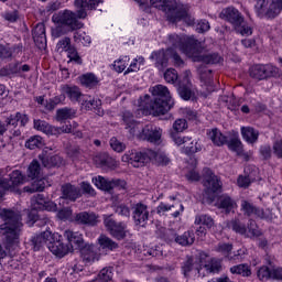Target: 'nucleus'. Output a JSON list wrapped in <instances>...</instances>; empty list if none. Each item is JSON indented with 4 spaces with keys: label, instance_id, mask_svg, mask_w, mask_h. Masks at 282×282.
<instances>
[{
    "label": "nucleus",
    "instance_id": "29",
    "mask_svg": "<svg viewBox=\"0 0 282 282\" xmlns=\"http://www.w3.org/2000/svg\"><path fill=\"white\" fill-rule=\"evenodd\" d=\"M218 208H220V209L225 210V213L229 214V213H232V210H235V208H237V203L230 196L221 195L218 198Z\"/></svg>",
    "mask_w": 282,
    "mask_h": 282
},
{
    "label": "nucleus",
    "instance_id": "2",
    "mask_svg": "<svg viewBox=\"0 0 282 282\" xmlns=\"http://www.w3.org/2000/svg\"><path fill=\"white\" fill-rule=\"evenodd\" d=\"M150 3L153 8L165 12L170 23L184 21L187 25H195V18L191 14V6L180 2V0H150Z\"/></svg>",
    "mask_w": 282,
    "mask_h": 282
},
{
    "label": "nucleus",
    "instance_id": "9",
    "mask_svg": "<svg viewBox=\"0 0 282 282\" xmlns=\"http://www.w3.org/2000/svg\"><path fill=\"white\" fill-rule=\"evenodd\" d=\"M228 226L238 235H243L245 237H261V231L257 229V223L252 219L249 220L248 227L238 219L230 220Z\"/></svg>",
    "mask_w": 282,
    "mask_h": 282
},
{
    "label": "nucleus",
    "instance_id": "38",
    "mask_svg": "<svg viewBox=\"0 0 282 282\" xmlns=\"http://www.w3.org/2000/svg\"><path fill=\"white\" fill-rule=\"evenodd\" d=\"M241 133H242L243 140H246L247 142H250L251 144L253 142H257V140H259V132L256 131L254 128L243 127L241 128Z\"/></svg>",
    "mask_w": 282,
    "mask_h": 282
},
{
    "label": "nucleus",
    "instance_id": "36",
    "mask_svg": "<svg viewBox=\"0 0 282 282\" xmlns=\"http://www.w3.org/2000/svg\"><path fill=\"white\" fill-rule=\"evenodd\" d=\"M176 243L183 247L193 246L195 243V232L188 230L181 236H176Z\"/></svg>",
    "mask_w": 282,
    "mask_h": 282
},
{
    "label": "nucleus",
    "instance_id": "10",
    "mask_svg": "<svg viewBox=\"0 0 282 282\" xmlns=\"http://www.w3.org/2000/svg\"><path fill=\"white\" fill-rule=\"evenodd\" d=\"M240 210L245 217H259V219H272V213L269 209L257 207L249 200H241Z\"/></svg>",
    "mask_w": 282,
    "mask_h": 282
},
{
    "label": "nucleus",
    "instance_id": "56",
    "mask_svg": "<svg viewBox=\"0 0 282 282\" xmlns=\"http://www.w3.org/2000/svg\"><path fill=\"white\" fill-rule=\"evenodd\" d=\"M115 213L120 217H126V218L131 217V209H129V206L124 204L115 206Z\"/></svg>",
    "mask_w": 282,
    "mask_h": 282
},
{
    "label": "nucleus",
    "instance_id": "8",
    "mask_svg": "<svg viewBox=\"0 0 282 282\" xmlns=\"http://www.w3.org/2000/svg\"><path fill=\"white\" fill-rule=\"evenodd\" d=\"M151 158H153V153L150 152H140L138 150H130L123 154L121 158L122 162H127L134 166V169H140L144 166V164L151 162Z\"/></svg>",
    "mask_w": 282,
    "mask_h": 282
},
{
    "label": "nucleus",
    "instance_id": "23",
    "mask_svg": "<svg viewBox=\"0 0 282 282\" xmlns=\"http://www.w3.org/2000/svg\"><path fill=\"white\" fill-rule=\"evenodd\" d=\"M62 93L69 98L72 102H80L85 99V95L80 91L78 86L63 85Z\"/></svg>",
    "mask_w": 282,
    "mask_h": 282
},
{
    "label": "nucleus",
    "instance_id": "58",
    "mask_svg": "<svg viewBox=\"0 0 282 282\" xmlns=\"http://www.w3.org/2000/svg\"><path fill=\"white\" fill-rule=\"evenodd\" d=\"M164 78H165L166 83H171L173 85V84L177 83V78H180V76L177 75V70H175V68H169L164 73Z\"/></svg>",
    "mask_w": 282,
    "mask_h": 282
},
{
    "label": "nucleus",
    "instance_id": "7",
    "mask_svg": "<svg viewBox=\"0 0 282 282\" xmlns=\"http://www.w3.org/2000/svg\"><path fill=\"white\" fill-rule=\"evenodd\" d=\"M279 75V68L272 64H257L250 67L249 76L254 80H268Z\"/></svg>",
    "mask_w": 282,
    "mask_h": 282
},
{
    "label": "nucleus",
    "instance_id": "25",
    "mask_svg": "<svg viewBox=\"0 0 282 282\" xmlns=\"http://www.w3.org/2000/svg\"><path fill=\"white\" fill-rule=\"evenodd\" d=\"M39 160L44 169H54V166H61L63 164V159L59 155L50 156L47 152L41 153Z\"/></svg>",
    "mask_w": 282,
    "mask_h": 282
},
{
    "label": "nucleus",
    "instance_id": "15",
    "mask_svg": "<svg viewBox=\"0 0 282 282\" xmlns=\"http://www.w3.org/2000/svg\"><path fill=\"white\" fill-rule=\"evenodd\" d=\"M220 19L228 21V23H231L234 28H239L243 23V15H241V12L234 7L223 9L220 12Z\"/></svg>",
    "mask_w": 282,
    "mask_h": 282
},
{
    "label": "nucleus",
    "instance_id": "14",
    "mask_svg": "<svg viewBox=\"0 0 282 282\" xmlns=\"http://www.w3.org/2000/svg\"><path fill=\"white\" fill-rule=\"evenodd\" d=\"M139 140H145L147 142H152L153 144L158 143L162 138V130L147 124L145 127L141 126L140 131L137 133Z\"/></svg>",
    "mask_w": 282,
    "mask_h": 282
},
{
    "label": "nucleus",
    "instance_id": "40",
    "mask_svg": "<svg viewBox=\"0 0 282 282\" xmlns=\"http://www.w3.org/2000/svg\"><path fill=\"white\" fill-rule=\"evenodd\" d=\"M26 149L34 151V149H43L45 147V141L41 135H33L25 142Z\"/></svg>",
    "mask_w": 282,
    "mask_h": 282
},
{
    "label": "nucleus",
    "instance_id": "12",
    "mask_svg": "<svg viewBox=\"0 0 282 282\" xmlns=\"http://www.w3.org/2000/svg\"><path fill=\"white\" fill-rule=\"evenodd\" d=\"M191 41H196V40L193 36H187V35L180 36L174 33L169 35L166 43L172 47L180 48V51L183 52V54L188 56V53L186 52V50H193V47H195V44L191 43Z\"/></svg>",
    "mask_w": 282,
    "mask_h": 282
},
{
    "label": "nucleus",
    "instance_id": "54",
    "mask_svg": "<svg viewBox=\"0 0 282 282\" xmlns=\"http://www.w3.org/2000/svg\"><path fill=\"white\" fill-rule=\"evenodd\" d=\"M129 66V57H123L115 62L113 69L118 72V74H122L124 69Z\"/></svg>",
    "mask_w": 282,
    "mask_h": 282
},
{
    "label": "nucleus",
    "instance_id": "59",
    "mask_svg": "<svg viewBox=\"0 0 282 282\" xmlns=\"http://www.w3.org/2000/svg\"><path fill=\"white\" fill-rule=\"evenodd\" d=\"M171 137H172L173 142H175V144H177V147H182V144H184V147H186V144H188V142H191V138L180 137V134L177 132H172Z\"/></svg>",
    "mask_w": 282,
    "mask_h": 282
},
{
    "label": "nucleus",
    "instance_id": "61",
    "mask_svg": "<svg viewBox=\"0 0 282 282\" xmlns=\"http://www.w3.org/2000/svg\"><path fill=\"white\" fill-rule=\"evenodd\" d=\"M258 279H260V281H268V279H272V270L268 267H261L258 270Z\"/></svg>",
    "mask_w": 282,
    "mask_h": 282
},
{
    "label": "nucleus",
    "instance_id": "31",
    "mask_svg": "<svg viewBox=\"0 0 282 282\" xmlns=\"http://www.w3.org/2000/svg\"><path fill=\"white\" fill-rule=\"evenodd\" d=\"M34 129L42 131V133H46V135H56L57 132L56 127H53L41 119L34 120Z\"/></svg>",
    "mask_w": 282,
    "mask_h": 282
},
{
    "label": "nucleus",
    "instance_id": "60",
    "mask_svg": "<svg viewBox=\"0 0 282 282\" xmlns=\"http://www.w3.org/2000/svg\"><path fill=\"white\" fill-rule=\"evenodd\" d=\"M178 94L181 98H183V100H191V97L193 96V90H191V87L186 85H180Z\"/></svg>",
    "mask_w": 282,
    "mask_h": 282
},
{
    "label": "nucleus",
    "instance_id": "39",
    "mask_svg": "<svg viewBox=\"0 0 282 282\" xmlns=\"http://www.w3.org/2000/svg\"><path fill=\"white\" fill-rule=\"evenodd\" d=\"M41 163H39L36 160H33L30 164L29 167L26 170V175L28 177H30L31 180H36V177L41 176Z\"/></svg>",
    "mask_w": 282,
    "mask_h": 282
},
{
    "label": "nucleus",
    "instance_id": "43",
    "mask_svg": "<svg viewBox=\"0 0 282 282\" xmlns=\"http://www.w3.org/2000/svg\"><path fill=\"white\" fill-rule=\"evenodd\" d=\"M231 274H240L241 276H250L252 271L248 264H238L230 268Z\"/></svg>",
    "mask_w": 282,
    "mask_h": 282
},
{
    "label": "nucleus",
    "instance_id": "37",
    "mask_svg": "<svg viewBox=\"0 0 282 282\" xmlns=\"http://www.w3.org/2000/svg\"><path fill=\"white\" fill-rule=\"evenodd\" d=\"M76 118V110L72 108H62L56 111V121L63 122V120H72Z\"/></svg>",
    "mask_w": 282,
    "mask_h": 282
},
{
    "label": "nucleus",
    "instance_id": "62",
    "mask_svg": "<svg viewBox=\"0 0 282 282\" xmlns=\"http://www.w3.org/2000/svg\"><path fill=\"white\" fill-rule=\"evenodd\" d=\"M205 270L213 273L219 272V270H221V262H219V260L212 259L209 264H205Z\"/></svg>",
    "mask_w": 282,
    "mask_h": 282
},
{
    "label": "nucleus",
    "instance_id": "13",
    "mask_svg": "<svg viewBox=\"0 0 282 282\" xmlns=\"http://www.w3.org/2000/svg\"><path fill=\"white\" fill-rule=\"evenodd\" d=\"M104 224L115 239L120 241L127 237V225L124 223H117L111 216H108L105 218Z\"/></svg>",
    "mask_w": 282,
    "mask_h": 282
},
{
    "label": "nucleus",
    "instance_id": "17",
    "mask_svg": "<svg viewBox=\"0 0 282 282\" xmlns=\"http://www.w3.org/2000/svg\"><path fill=\"white\" fill-rule=\"evenodd\" d=\"M158 215H166L170 213L172 217L177 218L178 215H182L184 213V205L180 202H175L173 205H166L164 203H161L156 207Z\"/></svg>",
    "mask_w": 282,
    "mask_h": 282
},
{
    "label": "nucleus",
    "instance_id": "27",
    "mask_svg": "<svg viewBox=\"0 0 282 282\" xmlns=\"http://www.w3.org/2000/svg\"><path fill=\"white\" fill-rule=\"evenodd\" d=\"M52 239H54L52 237V231H44L41 235L33 237L31 240L33 249L35 251L41 250V248H43V246H46V243H50Z\"/></svg>",
    "mask_w": 282,
    "mask_h": 282
},
{
    "label": "nucleus",
    "instance_id": "19",
    "mask_svg": "<svg viewBox=\"0 0 282 282\" xmlns=\"http://www.w3.org/2000/svg\"><path fill=\"white\" fill-rule=\"evenodd\" d=\"M47 248L53 254H55V257H58L59 259H63V257L72 252V247H69V245H65L61 240L53 242L51 240L50 243H47Z\"/></svg>",
    "mask_w": 282,
    "mask_h": 282
},
{
    "label": "nucleus",
    "instance_id": "22",
    "mask_svg": "<svg viewBox=\"0 0 282 282\" xmlns=\"http://www.w3.org/2000/svg\"><path fill=\"white\" fill-rule=\"evenodd\" d=\"M64 237L68 241V246L70 248V251L74 250V248H83L85 240L83 239V234L78 231L73 230H66L64 231Z\"/></svg>",
    "mask_w": 282,
    "mask_h": 282
},
{
    "label": "nucleus",
    "instance_id": "51",
    "mask_svg": "<svg viewBox=\"0 0 282 282\" xmlns=\"http://www.w3.org/2000/svg\"><path fill=\"white\" fill-rule=\"evenodd\" d=\"M216 252H221L224 257H230V252H232V245L220 242L215 247Z\"/></svg>",
    "mask_w": 282,
    "mask_h": 282
},
{
    "label": "nucleus",
    "instance_id": "6",
    "mask_svg": "<svg viewBox=\"0 0 282 282\" xmlns=\"http://www.w3.org/2000/svg\"><path fill=\"white\" fill-rule=\"evenodd\" d=\"M203 184L206 188V194L209 195V202L213 204V202H215V193H217V191H221V181L208 167L203 170Z\"/></svg>",
    "mask_w": 282,
    "mask_h": 282
},
{
    "label": "nucleus",
    "instance_id": "47",
    "mask_svg": "<svg viewBox=\"0 0 282 282\" xmlns=\"http://www.w3.org/2000/svg\"><path fill=\"white\" fill-rule=\"evenodd\" d=\"M9 178L11 180V186L15 188V186H19L25 182V177L21 173V171L15 170L10 175Z\"/></svg>",
    "mask_w": 282,
    "mask_h": 282
},
{
    "label": "nucleus",
    "instance_id": "52",
    "mask_svg": "<svg viewBox=\"0 0 282 282\" xmlns=\"http://www.w3.org/2000/svg\"><path fill=\"white\" fill-rule=\"evenodd\" d=\"M29 219L30 221V226H46L47 225V221L48 219L47 218H39V215H36V213H30L29 214Z\"/></svg>",
    "mask_w": 282,
    "mask_h": 282
},
{
    "label": "nucleus",
    "instance_id": "26",
    "mask_svg": "<svg viewBox=\"0 0 282 282\" xmlns=\"http://www.w3.org/2000/svg\"><path fill=\"white\" fill-rule=\"evenodd\" d=\"M82 259L84 263H95V261H100V253L96 251V247H85L82 249Z\"/></svg>",
    "mask_w": 282,
    "mask_h": 282
},
{
    "label": "nucleus",
    "instance_id": "48",
    "mask_svg": "<svg viewBox=\"0 0 282 282\" xmlns=\"http://www.w3.org/2000/svg\"><path fill=\"white\" fill-rule=\"evenodd\" d=\"M198 74L200 76V80H203L207 85H210V82L213 80L212 69H208L206 66H200L198 67Z\"/></svg>",
    "mask_w": 282,
    "mask_h": 282
},
{
    "label": "nucleus",
    "instance_id": "33",
    "mask_svg": "<svg viewBox=\"0 0 282 282\" xmlns=\"http://www.w3.org/2000/svg\"><path fill=\"white\" fill-rule=\"evenodd\" d=\"M171 56V48L166 51L161 50L152 55V58H155L156 65H160L161 68L166 67L169 65V58Z\"/></svg>",
    "mask_w": 282,
    "mask_h": 282
},
{
    "label": "nucleus",
    "instance_id": "35",
    "mask_svg": "<svg viewBox=\"0 0 282 282\" xmlns=\"http://www.w3.org/2000/svg\"><path fill=\"white\" fill-rule=\"evenodd\" d=\"M98 243H99L100 248H102V250L113 251V250H118V248H119L118 242L113 241L111 238H109L106 235L99 236Z\"/></svg>",
    "mask_w": 282,
    "mask_h": 282
},
{
    "label": "nucleus",
    "instance_id": "20",
    "mask_svg": "<svg viewBox=\"0 0 282 282\" xmlns=\"http://www.w3.org/2000/svg\"><path fill=\"white\" fill-rule=\"evenodd\" d=\"M74 221L79 226H96L98 224V216L95 213L80 212L75 214Z\"/></svg>",
    "mask_w": 282,
    "mask_h": 282
},
{
    "label": "nucleus",
    "instance_id": "57",
    "mask_svg": "<svg viewBox=\"0 0 282 282\" xmlns=\"http://www.w3.org/2000/svg\"><path fill=\"white\" fill-rule=\"evenodd\" d=\"M99 279L104 282H109L113 279V268H104L99 274Z\"/></svg>",
    "mask_w": 282,
    "mask_h": 282
},
{
    "label": "nucleus",
    "instance_id": "21",
    "mask_svg": "<svg viewBox=\"0 0 282 282\" xmlns=\"http://www.w3.org/2000/svg\"><path fill=\"white\" fill-rule=\"evenodd\" d=\"M62 199H67L68 202H76L80 197V188L72 183H65L61 186Z\"/></svg>",
    "mask_w": 282,
    "mask_h": 282
},
{
    "label": "nucleus",
    "instance_id": "63",
    "mask_svg": "<svg viewBox=\"0 0 282 282\" xmlns=\"http://www.w3.org/2000/svg\"><path fill=\"white\" fill-rule=\"evenodd\" d=\"M163 239L167 241V243H173V241H177V234L173 229H165L163 234Z\"/></svg>",
    "mask_w": 282,
    "mask_h": 282
},
{
    "label": "nucleus",
    "instance_id": "28",
    "mask_svg": "<svg viewBox=\"0 0 282 282\" xmlns=\"http://www.w3.org/2000/svg\"><path fill=\"white\" fill-rule=\"evenodd\" d=\"M181 268L186 279H188V276H191V273L195 272V270L199 272V263H197V260H195V258L193 257H187Z\"/></svg>",
    "mask_w": 282,
    "mask_h": 282
},
{
    "label": "nucleus",
    "instance_id": "50",
    "mask_svg": "<svg viewBox=\"0 0 282 282\" xmlns=\"http://www.w3.org/2000/svg\"><path fill=\"white\" fill-rule=\"evenodd\" d=\"M112 151H116V153H122L127 149V144H124L122 141L118 140V138L112 137L109 142Z\"/></svg>",
    "mask_w": 282,
    "mask_h": 282
},
{
    "label": "nucleus",
    "instance_id": "1",
    "mask_svg": "<svg viewBox=\"0 0 282 282\" xmlns=\"http://www.w3.org/2000/svg\"><path fill=\"white\" fill-rule=\"evenodd\" d=\"M0 237L6 250H14L21 243L23 235V216L17 209L0 210Z\"/></svg>",
    "mask_w": 282,
    "mask_h": 282
},
{
    "label": "nucleus",
    "instance_id": "64",
    "mask_svg": "<svg viewBox=\"0 0 282 282\" xmlns=\"http://www.w3.org/2000/svg\"><path fill=\"white\" fill-rule=\"evenodd\" d=\"M34 39H45V24L39 23L33 29Z\"/></svg>",
    "mask_w": 282,
    "mask_h": 282
},
{
    "label": "nucleus",
    "instance_id": "18",
    "mask_svg": "<svg viewBox=\"0 0 282 282\" xmlns=\"http://www.w3.org/2000/svg\"><path fill=\"white\" fill-rule=\"evenodd\" d=\"M100 3V0H75L77 10V18L85 19L87 17V10H96V7Z\"/></svg>",
    "mask_w": 282,
    "mask_h": 282
},
{
    "label": "nucleus",
    "instance_id": "30",
    "mask_svg": "<svg viewBox=\"0 0 282 282\" xmlns=\"http://www.w3.org/2000/svg\"><path fill=\"white\" fill-rule=\"evenodd\" d=\"M207 135L216 147H224V144L228 142V139L226 138V135H224L221 131H219V129L217 128L212 129L207 133Z\"/></svg>",
    "mask_w": 282,
    "mask_h": 282
},
{
    "label": "nucleus",
    "instance_id": "4",
    "mask_svg": "<svg viewBox=\"0 0 282 282\" xmlns=\"http://www.w3.org/2000/svg\"><path fill=\"white\" fill-rule=\"evenodd\" d=\"M193 48L185 50L188 53V57L197 63H205L206 65H219L224 63V57L219 53H206V48L202 46V42L197 40H191Z\"/></svg>",
    "mask_w": 282,
    "mask_h": 282
},
{
    "label": "nucleus",
    "instance_id": "32",
    "mask_svg": "<svg viewBox=\"0 0 282 282\" xmlns=\"http://www.w3.org/2000/svg\"><path fill=\"white\" fill-rule=\"evenodd\" d=\"M82 105L85 107V109H88V111H97L98 116L102 113L100 111V107L102 105V101H100V99H89V97L85 96L82 100Z\"/></svg>",
    "mask_w": 282,
    "mask_h": 282
},
{
    "label": "nucleus",
    "instance_id": "44",
    "mask_svg": "<svg viewBox=\"0 0 282 282\" xmlns=\"http://www.w3.org/2000/svg\"><path fill=\"white\" fill-rule=\"evenodd\" d=\"M196 226H206L207 228H213L215 226V220L208 215H197L195 218Z\"/></svg>",
    "mask_w": 282,
    "mask_h": 282
},
{
    "label": "nucleus",
    "instance_id": "3",
    "mask_svg": "<svg viewBox=\"0 0 282 282\" xmlns=\"http://www.w3.org/2000/svg\"><path fill=\"white\" fill-rule=\"evenodd\" d=\"M151 94L155 98L150 104L147 102L143 109L152 116H164V113H169L173 108V98L169 88L164 85H156L151 88Z\"/></svg>",
    "mask_w": 282,
    "mask_h": 282
},
{
    "label": "nucleus",
    "instance_id": "46",
    "mask_svg": "<svg viewBox=\"0 0 282 282\" xmlns=\"http://www.w3.org/2000/svg\"><path fill=\"white\" fill-rule=\"evenodd\" d=\"M227 144L230 151H234L238 155H241L243 151V145L241 144V140H239V138L235 137L230 139Z\"/></svg>",
    "mask_w": 282,
    "mask_h": 282
},
{
    "label": "nucleus",
    "instance_id": "45",
    "mask_svg": "<svg viewBox=\"0 0 282 282\" xmlns=\"http://www.w3.org/2000/svg\"><path fill=\"white\" fill-rule=\"evenodd\" d=\"M73 47L74 46H72V39H69L68 36L63 37L56 44V51L59 52V53H63V52L68 53Z\"/></svg>",
    "mask_w": 282,
    "mask_h": 282
},
{
    "label": "nucleus",
    "instance_id": "49",
    "mask_svg": "<svg viewBox=\"0 0 282 282\" xmlns=\"http://www.w3.org/2000/svg\"><path fill=\"white\" fill-rule=\"evenodd\" d=\"M150 153L153 154L150 160H155L161 166H166L171 162V159L164 153H156L153 150H150Z\"/></svg>",
    "mask_w": 282,
    "mask_h": 282
},
{
    "label": "nucleus",
    "instance_id": "53",
    "mask_svg": "<svg viewBox=\"0 0 282 282\" xmlns=\"http://www.w3.org/2000/svg\"><path fill=\"white\" fill-rule=\"evenodd\" d=\"M184 149L186 153H198V151H202V144L191 139L189 142L184 145Z\"/></svg>",
    "mask_w": 282,
    "mask_h": 282
},
{
    "label": "nucleus",
    "instance_id": "42",
    "mask_svg": "<svg viewBox=\"0 0 282 282\" xmlns=\"http://www.w3.org/2000/svg\"><path fill=\"white\" fill-rule=\"evenodd\" d=\"M24 193H42L45 191V180L34 181L31 185L23 188Z\"/></svg>",
    "mask_w": 282,
    "mask_h": 282
},
{
    "label": "nucleus",
    "instance_id": "34",
    "mask_svg": "<svg viewBox=\"0 0 282 282\" xmlns=\"http://www.w3.org/2000/svg\"><path fill=\"white\" fill-rule=\"evenodd\" d=\"M96 164L99 166H107L108 169H116L118 166V162L107 154H99L95 158Z\"/></svg>",
    "mask_w": 282,
    "mask_h": 282
},
{
    "label": "nucleus",
    "instance_id": "5",
    "mask_svg": "<svg viewBox=\"0 0 282 282\" xmlns=\"http://www.w3.org/2000/svg\"><path fill=\"white\" fill-rule=\"evenodd\" d=\"M52 21L53 23H57L58 25L69 28L72 32H74V30H80L83 28V23L78 21L76 13L70 10L59 11L52 17Z\"/></svg>",
    "mask_w": 282,
    "mask_h": 282
},
{
    "label": "nucleus",
    "instance_id": "24",
    "mask_svg": "<svg viewBox=\"0 0 282 282\" xmlns=\"http://www.w3.org/2000/svg\"><path fill=\"white\" fill-rule=\"evenodd\" d=\"M123 124H126V129L129 130L131 135H138L140 129H142V124L138 123L137 120L133 118V113L126 111L123 112Z\"/></svg>",
    "mask_w": 282,
    "mask_h": 282
},
{
    "label": "nucleus",
    "instance_id": "55",
    "mask_svg": "<svg viewBox=\"0 0 282 282\" xmlns=\"http://www.w3.org/2000/svg\"><path fill=\"white\" fill-rule=\"evenodd\" d=\"M188 129V123L186 119H176L173 123V131L174 133H182V131H186Z\"/></svg>",
    "mask_w": 282,
    "mask_h": 282
},
{
    "label": "nucleus",
    "instance_id": "41",
    "mask_svg": "<svg viewBox=\"0 0 282 282\" xmlns=\"http://www.w3.org/2000/svg\"><path fill=\"white\" fill-rule=\"evenodd\" d=\"M80 84L83 87H87L88 89H94L96 85H98V77L96 75L88 73L80 77Z\"/></svg>",
    "mask_w": 282,
    "mask_h": 282
},
{
    "label": "nucleus",
    "instance_id": "16",
    "mask_svg": "<svg viewBox=\"0 0 282 282\" xmlns=\"http://www.w3.org/2000/svg\"><path fill=\"white\" fill-rule=\"evenodd\" d=\"M132 217L135 226H147L149 221V207L142 203H138L133 207Z\"/></svg>",
    "mask_w": 282,
    "mask_h": 282
},
{
    "label": "nucleus",
    "instance_id": "11",
    "mask_svg": "<svg viewBox=\"0 0 282 282\" xmlns=\"http://www.w3.org/2000/svg\"><path fill=\"white\" fill-rule=\"evenodd\" d=\"M93 184L100 191H113V188H119V191H124L127 188V182L120 178L107 180L104 176L93 177Z\"/></svg>",
    "mask_w": 282,
    "mask_h": 282
}]
</instances>
